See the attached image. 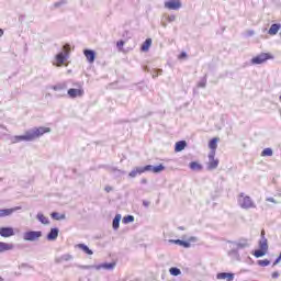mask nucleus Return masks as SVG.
<instances>
[{
	"label": "nucleus",
	"instance_id": "nucleus-45",
	"mask_svg": "<svg viewBox=\"0 0 281 281\" xmlns=\"http://www.w3.org/2000/svg\"><path fill=\"white\" fill-rule=\"evenodd\" d=\"M116 46L119 47V49H122V47H124V41H119L116 43Z\"/></svg>",
	"mask_w": 281,
	"mask_h": 281
},
{
	"label": "nucleus",
	"instance_id": "nucleus-51",
	"mask_svg": "<svg viewBox=\"0 0 281 281\" xmlns=\"http://www.w3.org/2000/svg\"><path fill=\"white\" fill-rule=\"evenodd\" d=\"M190 240L191 243H196V237H191Z\"/></svg>",
	"mask_w": 281,
	"mask_h": 281
},
{
	"label": "nucleus",
	"instance_id": "nucleus-52",
	"mask_svg": "<svg viewBox=\"0 0 281 281\" xmlns=\"http://www.w3.org/2000/svg\"><path fill=\"white\" fill-rule=\"evenodd\" d=\"M3 36V30L0 29V37Z\"/></svg>",
	"mask_w": 281,
	"mask_h": 281
},
{
	"label": "nucleus",
	"instance_id": "nucleus-6",
	"mask_svg": "<svg viewBox=\"0 0 281 281\" xmlns=\"http://www.w3.org/2000/svg\"><path fill=\"white\" fill-rule=\"evenodd\" d=\"M218 158H216V151L209 153V161L206 164V170H216L218 168Z\"/></svg>",
	"mask_w": 281,
	"mask_h": 281
},
{
	"label": "nucleus",
	"instance_id": "nucleus-31",
	"mask_svg": "<svg viewBox=\"0 0 281 281\" xmlns=\"http://www.w3.org/2000/svg\"><path fill=\"white\" fill-rule=\"evenodd\" d=\"M52 218H54L55 221H65L66 216L65 214H60L58 212H53L50 214Z\"/></svg>",
	"mask_w": 281,
	"mask_h": 281
},
{
	"label": "nucleus",
	"instance_id": "nucleus-12",
	"mask_svg": "<svg viewBox=\"0 0 281 281\" xmlns=\"http://www.w3.org/2000/svg\"><path fill=\"white\" fill-rule=\"evenodd\" d=\"M94 269L97 271H100L102 269H104L105 271H113V269H115V262L94 265Z\"/></svg>",
	"mask_w": 281,
	"mask_h": 281
},
{
	"label": "nucleus",
	"instance_id": "nucleus-1",
	"mask_svg": "<svg viewBox=\"0 0 281 281\" xmlns=\"http://www.w3.org/2000/svg\"><path fill=\"white\" fill-rule=\"evenodd\" d=\"M45 133H52V128L44 126L33 127L26 131L23 135L10 136L9 142L10 144H20V142H34L35 139H38V137H43Z\"/></svg>",
	"mask_w": 281,
	"mask_h": 281
},
{
	"label": "nucleus",
	"instance_id": "nucleus-36",
	"mask_svg": "<svg viewBox=\"0 0 281 281\" xmlns=\"http://www.w3.org/2000/svg\"><path fill=\"white\" fill-rule=\"evenodd\" d=\"M170 276H181V269L179 268H170L169 269Z\"/></svg>",
	"mask_w": 281,
	"mask_h": 281
},
{
	"label": "nucleus",
	"instance_id": "nucleus-30",
	"mask_svg": "<svg viewBox=\"0 0 281 281\" xmlns=\"http://www.w3.org/2000/svg\"><path fill=\"white\" fill-rule=\"evenodd\" d=\"M150 45H153V40L147 38L142 45V52H148V49H150Z\"/></svg>",
	"mask_w": 281,
	"mask_h": 281
},
{
	"label": "nucleus",
	"instance_id": "nucleus-27",
	"mask_svg": "<svg viewBox=\"0 0 281 281\" xmlns=\"http://www.w3.org/2000/svg\"><path fill=\"white\" fill-rule=\"evenodd\" d=\"M110 172L114 176V177H122V175H126V171L122 170V169H117L116 167H111L110 168Z\"/></svg>",
	"mask_w": 281,
	"mask_h": 281
},
{
	"label": "nucleus",
	"instance_id": "nucleus-56",
	"mask_svg": "<svg viewBox=\"0 0 281 281\" xmlns=\"http://www.w3.org/2000/svg\"><path fill=\"white\" fill-rule=\"evenodd\" d=\"M0 281H3V277H0Z\"/></svg>",
	"mask_w": 281,
	"mask_h": 281
},
{
	"label": "nucleus",
	"instance_id": "nucleus-18",
	"mask_svg": "<svg viewBox=\"0 0 281 281\" xmlns=\"http://www.w3.org/2000/svg\"><path fill=\"white\" fill-rule=\"evenodd\" d=\"M59 232L60 231L58 228H52L50 232L47 234V240H56V238H58Z\"/></svg>",
	"mask_w": 281,
	"mask_h": 281
},
{
	"label": "nucleus",
	"instance_id": "nucleus-16",
	"mask_svg": "<svg viewBox=\"0 0 281 281\" xmlns=\"http://www.w3.org/2000/svg\"><path fill=\"white\" fill-rule=\"evenodd\" d=\"M259 249H263L265 251H269V244H267V239L265 238V232H261V239L259 241Z\"/></svg>",
	"mask_w": 281,
	"mask_h": 281
},
{
	"label": "nucleus",
	"instance_id": "nucleus-50",
	"mask_svg": "<svg viewBox=\"0 0 281 281\" xmlns=\"http://www.w3.org/2000/svg\"><path fill=\"white\" fill-rule=\"evenodd\" d=\"M143 205H144L145 207H148V205H150V202H148V201H143Z\"/></svg>",
	"mask_w": 281,
	"mask_h": 281
},
{
	"label": "nucleus",
	"instance_id": "nucleus-20",
	"mask_svg": "<svg viewBox=\"0 0 281 281\" xmlns=\"http://www.w3.org/2000/svg\"><path fill=\"white\" fill-rule=\"evenodd\" d=\"M217 280L232 281V280H234V274L233 273H227V272H221V273H217Z\"/></svg>",
	"mask_w": 281,
	"mask_h": 281
},
{
	"label": "nucleus",
	"instance_id": "nucleus-24",
	"mask_svg": "<svg viewBox=\"0 0 281 281\" xmlns=\"http://www.w3.org/2000/svg\"><path fill=\"white\" fill-rule=\"evenodd\" d=\"M137 175H144V170L142 169V167H136V168H134V169L128 173V177H131V179H135V177H137Z\"/></svg>",
	"mask_w": 281,
	"mask_h": 281
},
{
	"label": "nucleus",
	"instance_id": "nucleus-7",
	"mask_svg": "<svg viewBox=\"0 0 281 281\" xmlns=\"http://www.w3.org/2000/svg\"><path fill=\"white\" fill-rule=\"evenodd\" d=\"M76 88H70L68 90L69 98H82L85 95V89H82V83H76Z\"/></svg>",
	"mask_w": 281,
	"mask_h": 281
},
{
	"label": "nucleus",
	"instance_id": "nucleus-25",
	"mask_svg": "<svg viewBox=\"0 0 281 281\" xmlns=\"http://www.w3.org/2000/svg\"><path fill=\"white\" fill-rule=\"evenodd\" d=\"M36 218L42 223V225H49V217L44 216L43 213H37Z\"/></svg>",
	"mask_w": 281,
	"mask_h": 281
},
{
	"label": "nucleus",
	"instance_id": "nucleus-42",
	"mask_svg": "<svg viewBox=\"0 0 281 281\" xmlns=\"http://www.w3.org/2000/svg\"><path fill=\"white\" fill-rule=\"evenodd\" d=\"M181 247H184V249H189V247H191V244H190V241L182 240V246Z\"/></svg>",
	"mask_w": 281,
	"mask_h": 281
},
{
	"label": "nucleus",
	"instance_id": "nucleus-17",
	"mask_svg": "<svg viewBox=\"0 0 281 281\" xmlns=\"http://www.w3.org/2000/svg\"><path fill=\"white\" fill-rule=\"evenodd\" d=\"M189 168L190 170H193V172H201V170H203V165L192 161L189 164Z\"/></svg>",
	"mask_w": 281,
	"mask_h": 281
},
{
	"label": "nucleus",
	"instance_id": "nucleus-2",
	"mask_svg": "<svg viewBox=\"0 0 281 281\" xmlns=\"http://www.w3.org/2000/svg\"><path fill=\"white\" fill-rule=\"evenodd\" d=\"M237 204L241 210H256V202H254V199L243 192L237 195Z\"/></svg>",
	"mask_w": 281,
	"mask_h": 281
},
{
	"label": "nucleus",
	"instance_id": "nucleus-9",
	"mask_svg": "<svg viewBox=\"0 0 281 281\" xmlns=\"http://www.w3.org/2000/svg\"><path fill=\"white\" fill-rule=\"evenodd\" d=\"M21 206H14L12 209H0V218H5V216H12L13 212H19Z\"/></svg>",
	"mask_w": 281,
	"mask_h": 281
},
{
	"label": "nucleus",
	"instance_id": "nucleus-33",
	"mask_svg": "<svg viewBox=\"0 0 281 281\" xmlns=\"http://www.w3.org/2000/svg\"><path fill=\"white\" fill-rule=\"evenodd\" d=\"M255 258H262V256H267V250L260 248L259 250H256L254 254Z\"/></svg>",
	"mask_w": 281,
	"mask_h": 281
},
{
	"label": "nucleus",
	"instance_id": "nucleus-37",
	"mask_svg": "<svg viewBox=\"0 0 281 281\" xmlns=\"http://www.w3.org/2000/svg\"><path fill=\"white\" fill-rule=\"evenodd\" d=\"M164 170H166V167L164 165H158V166L154 167L155 175H157L159 172H164Z\"/></svg>",
	"mask_w": 281,
	"mask_h": 281
},
{
	"label": "nucleus",
	"instance_id": "nucleus-32",
	"mask_svg": "<svg viewBox=\"0 0 281 281\" xmlns=\"http://www.w3.org/2000/svg\"><path fill=\"white\" fill-rule=\"evenodd\" d=\"M261 157H273V149L271 148H265L262 151H261Z\"/></svg>",
	"mask_w": 281,
	"mask_h": 281
},
{
	"label": "nucleus",
	"instance_id": "nucleus-48",
	"mask_svg": "<svg viewBox=\"0 0 281 281\" xmlns=\"http://www.w3.org/2000/svg\"><path fill=\"white\" fill-rule=\"evenodd\" d=\"M272 278H273V279H278V278H280V273H278V272H273V273H272Z\"/></svg>",
	"mask_w": 281,
	"mask_h": 281
},
{
	"label": "nucleus",
	"instance_id": "nucleus-49",
	"mask_svg": "<svg viewBox=\"0 0 281 281\" xmlns=\"http://www.w3.org/2000/svg\"><path fill=\"white\" fill-rule=\"evenodd\" d=\"M112 190H113V187H105V192H112Z\"/></svg>",
	"mask_w": 281,
	"mask_h": 281
},
{
	"label": "nucleus",
	"instance_id": "nucleus-10",
	"mask_svg": "<svg viewBox=\"0 0 281 281\" xmlns=\"http://www.w3.org/2000/svg\"><path fill=\"white\" fill-rule=\"evenodd\" d=\"M167 10H179L181 8V0H169L165 2Z\"/></svg>",
	"mask_w": 281,
	"mask_h": 281
},
{
	"label": "nucleus",
	"instance_id": "nucleus-3",
	"mask_svg": "<svg viewBox=\"0 0 281 281\" xmlns=\"http://www.w3.org/2000/svg\"><path fill=\"white\" fill-rule=\"evenodd\" d=\"M69 58V45L64 46V52H60L55 56V61L53 65H56V67H63L65 63H67V59Z\"/></svg>",
	"mask_w": 281,
	"mask_h": 281
},
{
	"label": "nucleus",
	"instance_id": "nucleus-22",
	"mask_svg": "<svg viewBox=\"0 0 281 281\" xmlns=\"http://www.w3.org/2000/svg\"><path fill=\"white\" fill-rule=\"evenodd\" d=\"M186 146H188V143H186V140L177 142L175 147L176 153H181V150H186Z\"/></svg>",
	"mask_w": 281,
	"mask_h": 281
},
{
	"label": "nucleus",
	"instance_id": "nucleus-15",
	"mask_svg": "<svg viewBox=\"0 0 281 281\" xmlns=\"http://www.w3.org/2000/svg\"><path fill=\"white\" fill-rule=\"evenodd\" d=\"M12 249H14V244L0 241V254H3V251H12Z\"/></svg>",
	"mask_w": 281,
	"mask_h": 281
},
{
	"label": "nucleus",
	"instance_id": "nucleus-35",
	"mask_svg": "<svg viewBox=\"0 0 281 281\" xmlns=\"http://www.w3.org/2000/svg\"><path fill=\"white\" fill-rule=\"evenodd\" d=\"M257 265H259V267H269L271 265V261H269V259L258 260Z\"/></svg>",
	"mask_w": 281,
	"mask_h": 281
},
{
	"label": "nucleus",
	"instance_id": "nucleus-21",
	"mask_svg": "<svg viewBox=\"0 0 281 281\" xmlns=\"http://www.w3.org/2000/svg\"><path fill=\"white\" fill-rule=\"evenodd\" d=\"M77 249H81V251H83V254H87L88 256H93V250H91L90 248H88L87 245L85 244H78Z\"/></svg>",
	"mask_w": 281,
	"mask_h": 281
},
{
	"label": "nucleus",
	"instance_id": "nucleus-14",
	"mask_svg": "<svg viewBox=\"0 0 281 281\" xmlns=\"http://www.w3.org/2000/svg\"><path fill=\"white\" fill-rule=\"evenodd\" d=\"M70 260H74V256L69 254H65L55 258L56 265H61V262H69Z\"/></svg>",
	"mask_w": 281,
	"mask_h": 281
},
{
	"label": "nucleus",
	"instance_id": "nucleus-34",
	"mask_svg": "<svg viewBox=\"0 0 281 281\" xmlns=\"http://www.w3.org/2000/svg\"><path fill=\"white\" fill-rule=\"evenodd\" d=\"M207 85V76H204L199 82H198V87L205 89Z\"/></svg>",
	"mask_w": 281,
	"mask_h": 281
},
{
	"label": "nucleus",
	"instance_id": "nucleus-41",
	"mask_svg": "<svg viewBox=\"0 0 281 281\" xmlns=\"http://www.w3.org/2000/svg\"><path fill=\"white\" fill-rule=\"evenodd\" d=\"M65 3H67V0H59V1L55 2L54 7L60 8V5H65Z\"/></svg>",
	"mask_w": 281,
	"mask_h": 281
},
{
	"label": "nucleus",
	"instance_id": "nucleus-29",
	"mask_svg": "<svg viewBox=\"0 0 281 281\" xmlns=\"http://www.w3.org/2000/svg\"><path fill=\"white\" fill-rule=\"evenodd\" d=\"M228 256L231 258H234L235 260H240V254H238V250L236 248H231L228 251Z\"/></svg>",
	"mask_w": 281,
	"mask_h": 281
},
{
	"label": "nucleus",
	"instance_id": "nucleus-26",
	"mask_svg": "<svg viewBox=\"0 0 281 281\" xmlns=\"http://www.w3.org/2000/svg\"><path fill=\"white\" fill-rule=\"evenodd\" d=\"M209 148H211V153H216V148H218V138H213L209 143Z\"/></svg>",
	"mask_w": 281,
	"mask_h": 281
},
{
	"label": "nucleus",
	"instance_id": "nucleus-44",
	"mask_svg": "<svg viewBox=\"0 0 281 281\" xmlns=\"http://www.w3.org/2000/svg\"><path fill=\"white\" fill-rule=\"evenodd\" d=\"M176 19H177V16H175V15H169V16L167 18V21H168L169 23H172L173 21H176Z\"/></svg>",
	"mask_w": 281,
	"mask_h": 281
},
{
	"label": "nucleus",
	"instance_id": "nucleus-19",
	"mask_svg": "<svg viewBox=\"0 0 281 281\" xmlns=\"http://www.w3.org/2000/svg\"><path fill=\"white\" fill-rule=\"evenodd\" d=\"M53 91H66L67 90V81L59 82L52 87Z\"/></svg>",
	"mask_w": 281,
	"mask_h": 281
},
{
	"label": "nucleus",
	"instance_id": "nucleus-13",
	"mask_svg": "<svg viewBox=\"0 0 281 281\" xmlns=\"http://www.w3.org/2000/svg\"><path fill=\"white\" fill-rule=\"evenodd\" d=\"M83 56H86L87 61L90 63V65L95 63V50L85 49Z\"/></svg>",
	"mask_w": 281,
	"mask_h": 281
},
{
	"label": "nucleus",
	"instance_id": "nucleus-4",
	"mask_svg": "<svg viewBox=\"0 0 281 281\" xmlns=\"http://www.w3.org/2000/svg\"><path fill=\"white\" fill-rule=\"evenodd\" d=\"M267 60H273V55L269 53H261L251 59V65H262Z\"/></svg>",
	"mask_w": 281,
	"mask_h": 281
},
{
	"label": "nucleus",
	"instance_id": "nucleus-40",
	"mask_svg": "<svg viewBox=\"0 0 281 281\" xmlns=\"http://www.w3.org/2000/svg\"><path fill=\"white\" fill-rule=\"evenodd\" d=\"M169 243H173V245H179L180 247L183 245V240L181 239H170Z\"/></svg>",
	"mask_w": 281,
	"mask_h": 281
},
{
	"label": "nucleus",
	"instance_id": "nucleus-11",
	"mask_svg": "<svg viewBox=\"0 0 281 281\" xmlns=\"http://www.w3.org/2000/svg\"><path fill=\"white\" fill-rule=\"evenodd\" d=\"M14 228L13 227H0V236L2 238H10L14 236Z\"/></svg>",
	"mask_w": 281,
	"mask_h": 281
},
{
	"label": "nucleus",
	"instance_id": "nucleus-38",
	"mask_svg": "<svg viewBox=\"0 0 281 281\" xmlns=\"http://www.w3.org/2000/svg\"><path fill=\"white\" fill-rule=\"evenodd\" d=\"M142 169H143V172H154L155 166H153V165H147V166H145V167H142Z\"/></svg>",
	"mask_w": 281,
	"mask_h": 281
},
{
	"label": "nucleus",
	"instance_id": "nucleus-28",
	"mask_svg": "<svg viewBox=\"0 0 281 281\" xmlns=\"http://www.w3.org/2000/svg\"><path fill=\"white\" fill-rule=\"evenodd\" d=\"M120 221H122V215L116 214L113 222H112L113 229H115V231L120 229Z\"/></svg>",
	"mask_w": 281,
	"mask_h": 281
},
{
	"label": "nucleus",
	"instance_id": "nucleus-43",
	"mask_svg": "<svg viewBox=\"0 0 281 281\" xmlns=\"http://www.w3.org/2000/svg\"><path fill=\"white\" fill-rule=\"evenodd\" d=\"M79 269H95V266H79Z\"/></svg>",
	"mask_w": 281,
	"mask_h": 281
},
{
	"label": "nucleus",
	"instance_id": "nucleus-55",
	"mask_svg": "<svg viewBox=\"0 0 281 281\" xmlns=\"http://www.w3.org/2000/svg\"><path fill=\"white\" fill-rule=\"evenodd\" d=\"M153 78H157V75H153Z\"/></svg>",
	"mask_w": 281,
	"mask_h": 281
},
{
	"label": "nucleus",
	"instance_id": "nucleus-47",
	"mask_svg": "<svg viewBox=\"0 0 281 281\" xmlns=\"http://www.w3.org/2000/svg\"><path fill=\"white\" fill-rule=\"evenodd\" d=\"M188 54L186 52H182L180 55H179V58H187Z\"/></svg>",
	"mask_w": 281,
	"mask_h": 281
},
{
	"label": "nucleus",
	"instance_id": "nucleus-5",
	"mask_svg": "<svg viewBox=\"0 0 281 281\" xmlns=\"http://www.w3.org/2000/svg\"><path fill=\"white\" fill-rule=\"evenodd\" d=\"M42 236H43V232L41 231H29L23 234V240L34 243L38 240Z\"/></svg>",
	"mask_w": 281,
	"mask_h": 281
},
{
	"label": "nucleus",
	"instance_id": "nucleus-8",
	"mask_svg": "<svg viewBox=\"0 0 281 281\" xmlns=\"http://www.w3.org/2000/svg\"><path fill=\"white\" fill-rule=\"evenodd\" d=\"M231 249H236L240 251V249H247L249 247V240L239 239L238 241H228Z\"/></svg>",
	"mask_w": 281,
	"mask_h": 281
},
{
	"label": "nucleus",
	"instance_id": "nucleus-53",
	"mask_svg": "<svg viewBox=\"0 0 281 281\" xmlns=\"http://www.w3.org/2000/svg\"><path fill=\"white\" fill-rule=\"evenodd\" d=\"M249 36H254V31H250V32H249Z\"/></svg>",
	"mask_w": 281,
	"mask_h": 281
},
{
	"label": "nucleus",
	"instance_id": "nucleus-39",
	"mask_svg": "<svg viewBox=\"0 0 281 281\" xmlns=\"http://www.w3.org/2000/svg\"><path fill=\"white\" fill-rule=\"evenodd\" d=\"M133 221H135V217L133 215H127V216L123 217V223L125 225L128 223H133Z\"/></svg>",
	"mask_w": 281,
	"mask_h": 281
},
{
	"label": "nucleus",
	"instance_id": "nucleus-23",
	"mask_svg": "<svg viewBox=\"0 0 281 281\" xmlns=\"http://www.w3.org/2000/svg\"><path fill=\"white\" fill-rule=\"evenodd\" d=\"M280 27L281 25L280 24H272L268 31V34L270 36H276V34H278V32H280Z\"/></svg>",
	"mask_w": 281,
	"mask_h": 281
},
{
	"label": "nucleus",
	"instance_id": "nucleus-46",
	"mask_svg": "<svg viewBox=\"0 0 281 281\" xmlns=\"http://www.w3.org/2000/svg\"><path fill=\"white\" fill-rule=\"evenodd\" d=\"M266 201H268L269 203H278L273 198H267Z\"/></svg>",
	"mask_w": 281,
	"mask_h": 281
},
{
	"label": "nucleus",
	"instance_id": "nucleus-54",
	"mask_svg": "<svg viewBox=\"0 0 281 281\" xmlns=\"http://www.w3.org/2000/svg\"><path fill=\"white\" fill-rule=\"evenodd\" d=\"M142 183H147L146 179H143V180H142Z\"/></svg>",
	"mask_w": 281,
	"mask_h": 281
}]
</instances>
